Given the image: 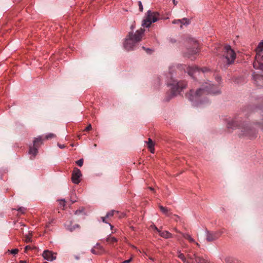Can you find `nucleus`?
<instances>
[{
  "mask_svg": "<svg viewBox=\"0 0 263 263\" xmlns=\"http://www.w3.org/2000/svg\"><path fill=\"white\" fill-rule=\"evenodd\" d=\"M247 115L243 112L234 118L228 121L227 127L229 129H239L238 136L240 138L252 139L256 137L257 132L255 128H252L249 122L245 119Z\"/></svg>",
  "mask_w": 263,
  "mask_h": 263,
  "instance_id": "obj_1",
  "label": "nucleus"
},
{
  "mask_svg": "<svg viewBox=\"0 0 263 263\" xmlns=\"http://www.w3.org/2000/svg\"><path fill=\"white\" fill-rule=\"evenodd\" d=\"M220 90L218 86H214L210 82H205L201 87L196 91L191 89L186 93V98H187L195 106L207 102L208 100L204 96L208 94L218 95L220 93Z\"/></svg>",
  "mask_w": 263,
  "mask_h": 263,
  "instance_id": "obj_2",
  "label": "nucleus"
},
{
  "mask_svg": "<svg viewBox=\"0 0 263 263\" xmlns=\"http://www.w3.org/2000/svg\"><path fill=\"white\" fill-rule=\"evenodd\" d=\"M174 70L175 66L170 67V78L172 79V81L170 82V84L171 86V95L170 98L167 99V101H169L172 97L177 96L186 86V82L185 81H178L176 80L173 79V73Z\"/></svg>",
  "mask_w": 263,
  "mask_h": 263,
  "instance_id": "obj_3",
  "label": "nucleus"
},
{
  "mask_svg": "<svg viewBox=\"0 0 263 263\" xmlns=\"http://www.w3.org/2000/svg\"><path fill=\"white\" fill-rule=\"evenodd\" d=\"M144 31L145 29L141 28L134 34L129 33L124 44L125 49L127 51L133 50L136 44L141 40Z\"/></svg>",
  "mask_w": 263,
  "mask_h": 263,
  "instance_id": "obj_4",
  "label": "nucleus"
},
{
  "mask_svg": "<svg viewBox=\"0 0 263 263\" xmlns=\"http://www.w3.org/2000/svg\"><path fill=\"white\" fill-rule=\"evenodd\" d=\"M255 51L256 55L253 63V67L263 71V40L259 43Z\"/></svg>",
  "mask_w": 263,
  "mask_h": 263,
  "instance_id": "obj_5",
  "label": "nucleus"
},
{
  "mask_svg": "<svg viewBox=\"0 0 263 263\" xmlns=\"http://www.w3.org/2000/svg\"><path fill=\"white\" fill-rule=\"evenodd\" d=\"M159 18L160 14L158 12L148 10L145 14L142 26L144 27H149L152 23L156 22Z\"/></svg>",
  "mask_w": 263,
  "mask_h": 263,
  "instance_id": "obj_6",
  "label": "nucleus"
},
{
  "mask_svg": "<svg viewBox=\"0 0 263 263\" xmlns=\"http://www.w3.org/2000/svg\"><path fill=\"white\" fill-rule=\"evenodd\" d=\"M222 55L224 60V62L228 65L234 63L236 58V53L231 47L226 45L222 48Z\"/></svg>",
  "mask_w": 263,
  "mask_h": 263,
  "instance_id": "obj_7",
  "label": "nucleus"
},
{
  "mask_svg": "<svg viewBox=\"0 0 263 263\" xmlns=\"http://www.w3.org/2000/svg\"><path fill=\"white\" fill-rule=\"evenodd\" d=\"M42 144V139L41 137L36 138L33 141V145L30 146L29 153L34 157L37 154V149L40 145Z\"/></svg>",
  "mask_w": 263,
  "mask_h": 263,
  "instance_id": "obj_8",
  "label": "nucleus"
},
{
  "mask_svg": "<svg viewBox=\"0 0 263 263\" xmlns=\"http://www.w3.org/2000/svg\"><path fill=\"white\" fill-rule=\"evenodd\" d=\"M208 71V69L206 67L200 69L197 66H188L186 68V72L190 76L194 78L196 76L197 73H199L200 72L204 73Z\"/></svg>",
  "mask_w": 263,
  "mask_h": 263,
  "instance_id": "obj_9",
  "label": "nucleus"
},
{
  "mask_svg": "<svg viewBox=\"0 0 263 263\" xmlns=\"http://www.w3.org/2000/svg\"><path fill=\"white\" fill-rule=\"evenodd\" d=\"M222 233V231L211 232L206 231V239L208 242L213 241L217 239Z\"/></svg>",
  "mask_w": 263,
  "mask_h": 263,
  "instance_id": "obj_10",
  "label": "nucleus"
},
{
  "mask_svg": "<svg viewBox=\"0 0 263 263\" xmlns=\"http://www.w3.org/2000/svg\"><path fill=\"white\" fill-rule=\"evenodd\" d=\"M82 176V174L79 169L77 167L74 168L72 173L71 180L73 183L78 184L80 182V177Z\"/></svg>",
  "mask_w": 263,
  "mask_h": 263,
  "instance_id": "obj_11",
  "label": "nucleus"
},
{
  "mask_svg": "<svg viewBox=\"0 0 263 263\" xmlns=\"http://www.w3.org/2000/svg\"><path fill=\"white\" fill-rule=\"evenodd\" d=\"M44 258L48 261H52L56 258V256L51 251L48 250H45L43 253Z\"/></svg>",
  "mask_w": 263,
  "mask_h": 263,
  "instance_id": "obj_12",
  "label": "nucleus"
},
{
  "mask_svg": "<svg viewBox=\"0 0 263 263\" xmlns=\"http://www.w3.org/2000/svg\"><path fill=\"white\" fill-rule=\"evenodd\" d=\"M253 78L257 86H263V75L255 74V72H254Z\"/></svg>",
  "mask_w": 263,
  "mask_h": 263,
  "instance_id": "obj_13",
  "label": "nucleus"
},
{
  "mask_svg": "<svg viewBox=\"0 0 263 263\" xmlns=\"http://www.w3.org/2000/svg\"><path fill=\"white\" fill-rule=\"evenodd\" d=\"M192 41L194 44V47L192 50H190V49L189 50V54H185V56L188 58L190 57V55L196 54L198 52V43H197V41L196 40H195L194 39H192Z\"/></svg>",
  "mask_w": 263,
  "mask_h": 263,
  "instance_id": "obj_14",
  "label": "nucleus"
},
{
  "mask_svg": "<svg viewBox=\"0 0 263 263\" xmlns=\"http://www.w3.org/2000/svg\"><path fill=\"white\" fill-rule=\"evenodd\" d=\"M155 229L157 230V231L159 232V235L165 238H169L172 237V234L170 233L168 231H159L156 227H155Z\"/></svg>",
  "mask_w": 263,
  "mask_h": 263,
  "instance_id": "obj_15",
  "label": "nucleus"
},
{
  "mask_svg": "<svg viewBox=\"0 0 263 263\" xmlns=\"http://www.w3.org/2000/svg\"><path fill=\"white\" fill-rule=\"evenodd\" d=\"M194 258L196 263H208V261L200 256H197L196 254H194Z\"/></svg>",
  "mask_w": 263,
  "mask_h": 263,
  "instance_id": "obj_16",
  "label": "nucleus"
},
{
  "mask_svg": "<svg viewBox=\"0 0 263 263\" xmlns=\"http://www.w3.org/2000/svg\"><path fill=\"white\" fill-rule=\"evenodd\" d=\"M182 236L190 242H195V240L192 236L188 233H181Z\"/></svg>",
  "mask_w": 263,
  "mask_h": 263,
  "instance_id": "obj_17",
  "label": "nucleus"
},
{
  "mask_svg": "<svg viewBox=\"0 0 263 263\" xmlns=\"http://www.w3.org/2000/svg\"><path fill=\"white\" fill-rule=\"evenodd\" d=\"M178 257L184 263H190V261L187 259L184 255L180 251L178 252Z\"/></svg>",
  "mask_w": 263,
  "mask_h": 263,
  "instance_id": "obj_18",
  "label": "nucleus"
},
{
  "mask_svg": "<svg viewBox=\"0 0 263 263\" xmlns=\"http://www.w3.org/2000/svg\"><path fill=\"white\" fill-rule=\"evenodd\" d=\"M66 229L69 230L70 232H72L74 231L76 228H79L80 226L79 224H76L73 226H71V224H68L66 225Z\"/></svg>",
  "mask_w": 263,
  "mask_h": 263,
  "instance_id": "obj_19",
  "label": "nucleus"
},
{
  "mask_svg": "<svg viewBox=\"0 0 263 263\" xmlns=\"http://www.w3.org/2000/svg\"><path fill=\"white\" fill-rule=\"evenodd\" d=\"M148 147L152 153H154L155 149L154 147V144L151 138L148 139V141L147 142Z\"/></svg>",
  "mask_w": 263,
  "mask_h": 263,
  "instance_id": "obj_20",
  "label": "nucleus"
},
{
  "mask_svg": "<svg viewBox=\"0 0 263 263\" xmlns=\"http://www.w3.org/2000/svg\"><path fill=\"white\" fill-rule=\"evenodd\" d=\"M106 241L111 244H113L114 243L117 242L118 240L115 237H111V235H109L106 238Z\"/></svg>",
  "mask_w": 263,
  "mask_h": 263,
  "instance_id": "obj_21",
  "label": "nucleus"
},
{
  "mask_svg": "<svg viewBox=\"0 0 263 263\" xmlns=\"http://www.w3.org/2000/svg\"><path fill=\"white\" fill-rule=\"evenodd\" d=\"M159 208L160 210L163 212L164 214L168 216L169 215V210L168 208L166 207H164L162 205H159Z\"/></svg>",
  "mask_w": 263,
  "mask_h": 263,
  "instance_id": "obj_22",
  "label": "nucleus"
},
{
  "mask_svg": "<svg viewBox=\"0 0 263 263\" xmlns=\"http://www.w3.org/2000/svg\"><path fill=\"white\" fill-rule=\"evenodd\" d=\"M225 261L227 263H241L237 260L234 259L231 257H227L226 258Z\"/></svg>",
  "mask_w": 263,
  "mask_h": 263,
  "instance_id": "obj_23",
  "label": "nucleus"
},
{
  "mask_svg": "<svg viewBox=\"0 0 263 263\" xmlns=\"http://www.w3.org/2000/svg\"><path fill=\"white\" fill-rule=\"evenodd\" d=\"M118 213V211H116L115 210H111L107 213L106 216L108 219H109L110 217H112L115 213Z\"/></svg>",
  "mask_w": 263,
  "mask_h": 263,
  "instance_id": "obj_24",
  "label": "nucleus"
},
{
  "mask_svg": "<svg viewBox=\"0 0 263 263\" xmlns=\"http://www.w3.org/2000/svg\"><path fill=\"white\" fill-rule=\"evenodd\" d=\"M180 23L181 24L180 27L182 28L183 25H188L189 24V21L186 18H183L182 20H180Z\"/></svg>",
  "mask_w": 263,
  "mask_h": 263,
  "instance_id": "obj_25",
  "label": "nucleus"
},
{
  "mask_svg": "<svg viewBox=\"0 0 263 263\" xmlns=\"http://www.w3.org/2000/svg\"><path fill=\"white\" fill-rule=\"evenodd\" d=\"M70 201L71 202V203H73L77 201L76 199V194L73 192H71L70 194Z\"/></svg>",
  "mask_w": 263,
  "mask_h": 263,
  "instance_id": "obj_26",
  "label": "nucleus"
},
{
  "mask_svg": "<svg viewBox=\"0 0 263 263\" xmlns=\"http://www.w3.org/2000/svg\"><path fill=\"white\" fill-rule=\"evenodd\" d=\"M255 123L257 124L261 130H263V117L261 121H256Z\"/></svg>",
  "mask_w": 263,
  "mask_h": 263,
  "instance_id": "obj_27",
  "label": "nucleus"
},
{
  "mask_svg": "<svg viewBox=\"0 0 263 263\" xmlns=\"http://www.w3.org/2000/svg\"><path fill=\"white\" fill-rule=\"evenodd\" d=\"M55 137H56V136L55 134H52V133H50V134H47L45 138H46V139H49L54 138Z\"/></svg>",
  "mask_w": 263,
  "mask_h": 263,
  "instance_id": "obj_28",
  "label": "nucleus"
},
{
  "mask_svg": "<svg viewBox=\"0 0 263 263\" xmlns=\"http://www.w3.org/2000/svg\"><path fill=\"white\" fill-rule=\"evenodd\" d=\"M31 236L26 235L25 237V241L27 243L31 242Z\"/></svg>",
  "mask_w": 263,
  "mask_h": 263,
  "instance_id": "obj_29",
  "label": "nucleus"
},
{
  "mask_svg": "<svg viewBox=\"0 0 263 263\" xmlns=\"http://www.w3.org/2000/svg\"><path fill=\"white\" fill-rule=\"evenodd\" d=\"M97 246H98V249H97L98 251L100 252L101 254L104 252L103 248L102 246H101L99 244L97 243Z\"/></svg>",
  "mask_w": 263,
  "mask_h": 263,
  "instance_id": "obj_30",
  "label": "nucleus"
},
{
  "mask_svg": "<svg viewBox=\"0 0 263 263\" xmlns=\"http://www.w3.org/2000/svg\"><path fill=\"white\" fill-rule=\"evenodd\" d=\"M76 163L80 167H81L83 164V159H81L79 160L76 161Z\"/></svg>",
  "mask_w": 263,
  "mask_h": 263,
  "instance_id": "obj_31",
  "label": "nucleus"
},
{
  "mask_svg": "<svg viewBox=\"0 0 263 263\" xmlns=\"http://www.w3.org/2000/svg\"><path fill=\"white\" fill-rule=\"evenodd\" d=\"M101 219L103 222L106 223H109V219H108L106 216L105 217H102Z\"/></svg>",
  "mask_w": 263,
  "mask_h": 263,
  "instance_id": "obj_32",
  "label": "nucleus"
},
{
  "mask_svg": "<svg viewBox=\"0 0 263 263\" xmlns=\"http://www.w3.org/2000/svg\"><path fill=\"white\" fill-rule=\"evenodd\" d=\"M91 252L94 254H101V252L98 251H96V249L94 248H92L91 250Z\"/></svg>",
  "mask_w": 263,
  "mask_h": 263,
  "instance_id": "obj_33",
  "label": "nucleus"
},
{
  "mask_svg": "<svg viewBox=\"0 0 263 263\" xmlns=\"http://www.w3.org/2000/svg\"><path fill=\"white\" fill-rule=\"evenodd\" d=\"M138 6H139V10L141 12H142L143 11V6H142V3L140 1L138 2Z\"/></svg>",
  "mask_w": 263,
  "mask_h": 263,
  "instance_id": "obj_34",
  "label": "nucleus"
},
{
  "mask_svg": "<svg viewBox=\"0 0 263 263\" xmlns=\"http://www.w3.org/2000/svg\"><path fill=\"white\" fill-rule=\"evenodd\" d=\"M18 252V250L17 249H13L11 251V253L13 254H16Z\"/></svg>",
  "mask_w": 263,
  "mask_h": 263,
  "instance_id": "obj_35",
  "label": "nucleus"
},
{
  "mask_svg": "<svg viewBox=\"0 0 263 263\" xmlns=\"http://www.w3.org/2000/svg\"><path fill=\"white\" fill-rule=\"evenodd\" d=\"M92 129V127H91V125L90 124H89L87 127L86 128H85V131H87V132H88L89 130H90L91 129Z\"/></svg>",
  "mask_w": 263,
  "mask_h": 263,
  "instance_id": "obj_36",
  "label": "nucleus"
},
{
  "mask_svg": "<svg viewBox=\"0 0 263 263\" xmlns=\"http://www.w3.org/2000/svg\"><path fill=\"white\" fill-rule=\"evenodd\" d=\"M65 199H62L60 201V204L61 205V206H62L64 207L65 206Z\"/></svg>",
  "mask_w": 263,
  "mask_h": 263,
  "instance_id": "obj_37",
  "label": "nucleus"
},
{
  "mask_svg": "<svg viewBox=\"0 0 263 263\" xmlns=\"http://www.w3.org/2000/svg\"><path fill=\"white\" fill-rule=\"evenodd\" d=\"M18 211L22 213H24L25 211V209L24 208L21 207L18 209Z\"/></svg>",
  "mask_w": 263,
  "mask_h": 263,
  "instance_id": "obj_38",
  "label": "nucleus"
},
{
  "mask_svg": "<svg viewBox=\"0 0 263 263\" xmlns=\"http://www.w3.org/2000/svg\"><path fill=\"white\" fill-rule=\"evenodd\" d=\"M174 24L180 23V20H175L172 22Z\"/></svg>",
  "mask_w": 263,
  "mask_h": 263,
  "instance_id": "obj_39",
  "label": "nucleus"
},
{
  "mask_svg": "<svg viewBox=\"0 0 263 263\" xmlns=\"http://www.w3.org/2000/svg\"><path fill=\"white\" fill-rule=\"evenodd\" d=\"M31 247L30 246H27L25 248V252H26L28 250L31 249Z\"/></svg>",
  "mask_w": 263,
  "mask_h": 263,
  "instance_id": "obj_40",
  "label": "nucleus"
},
{
  "mask_svg": "<svg viewBox=\"0 0 263 263\" xmlns=\"http://www.w3.org/2000/svg\"><path fill=\"white\" fill-rule=\"evenodd\" d=\"M132 260V258L124 261L122 263H129Z\"/></svg>",
  "mask_w": 263,
  "mask_h": 263,
  "instance_id": "obj_41",
  "label": "nucleus"
},
{
  "mask_svg": "<svg viewBox=\"0 0 263 263\" xmlns=\"http://www.w3.org/2000/svg\"><path fill=\"white\" fill-rule=\"evenodd\" d=\"M187 257L188 259H189L190 260H192L193 259V257L190 254H188L187 255Z\"/></svg>",
  "mask_w": 263,
  "mask_h": 263,
  "instance_id": "obj_42",
  "label": "nucleus"
},
{
  "mask_svg": "<svg viewBox=\"0 0 263 263\" xmlns=\"http://www.w3.org/2000/svg\"><path fill=\"white\" fill-rule=\"evenodd\" d=\"M58 146L61 148H63L64 147H65V146L64 145H62V144H58Z\"/></svg>",
  "mask_w": 263,
  "mask_h": 263,
  "instance_id": "obj_43",
  "label": "nucleus"
},
{
  "mask_svg": "<svg viewBox=\"0 0 263 263\" xmlns=\"http://www.w3.org/2000/svg\"><path fill=\"white\" fill-rule=\"evenodd\" d=\"M172 1L175 6H176L178 3V2L176 0H172Z\"/></svg>",
  "mask_w": 263,
  "mask_h": 263,
  "instance_id": "obj_44",
  "label": "nucleus"
},
{
  "mask_svg": "<svg viewBox=\"0 0 263 263\" xmlns=\"http://www.w3.org/2000/svg\"><path fill=\"white\" fill-rule=\"evenodd\" d=\"M148 189L151 190L152 191H153L154 193H155V190L154 188L152 187H149Z\"/></svg>",
  "mask_w": 263,
  "mask_h": 263,
  "instance_id": "obj_45",
  "label": "nucleus"
},
{
  "mask_svg": "<svg viewBox=\"0 0 263 263\" xmlns=\"http://www.w3.org/2000/svg\"><path fill=\"white\" fill-rule=\"evenodd\" d=\"M194 243L196 245V246H197L198 247H200V245H199L198 242H196V241H195V242H194Z\"/></svg>",
  "mask_w": 263,
  "mask_h": 263,
  "instance_id": "obj_46",
  "label": "nucleus"
},
{
  "mask_svg": "<svg viewBox=\"0 0 263 263\" xmlns=\"http://www.w3.org/2000/svg\"><path fill=\"white\" fill-rule=\"evenodd\" d=\"M20 263H26V261L25 260H21L20 261Z\"/></svg>",
  "mask_w": 263,
  "mask_h": 263,
  "instance_id": "obj_47",
  "label": "nucleus"
},
{
  "mask_svg": "<svg viewBox=\"0 0 263 263\" xmlns=\"http://www.w3.org/2000/svg\"><path fill=\"white\" fill-rule=\"evenodd\" d=\"M175 231L177 232V233H180L181 234L182 233H181L180 232L178 231L177 229H175Z\"/></svg>",
  "mask_w": 263,
  "mask_h": 263,
  "instance_id": "obj_48",
  "label": "nucleus"
},
{
  "mask_svg": "<svg viewBox=\"0 0 263 263\" xmlns=\"http://www.w3.org/2000/svg\"><path fill=\"white\" fill-rule=\"evenodd\" d=\"M93 248H94L95 249H98V246H97V245H96L95 246H94V247H93Z\"/></svg>",
  "mask_w": 263,
  "mask_h": 263,
  "instance_id": "obj_49",
  "label": "nucleus"
},
{
  "mask_svg": "<svg viewBox=\"0 0 263 263\" xmlns=\"http://www.w3.org/2000/svg\"><path fill=\"white\" fill-rule=\"evenodd\" d=\"M109 225H110V226L111 229V230H112V229H113L114 227H113L111 224H110V223H109Z\"/></svg>",
  "mask_w": 263,
  "mask_h": 263,
  "instance_id": "obj_50",
  "label": "nucleus"
},
{
  "mask_svg": "<svg viewBox=\"0 0 263 263\" xmlns=\"http://www.w3.org/2000/svg\"><path fill=\"white\" fill-rule=\"evenodd\" d=\"M220 78L219 77H218V78H217V81H218V80H220Z\"/></svg>",
  "mask_w": 263,
  "mask_h": 263,
  "instance_id": "obj_51",
  "label": "nucleus"
},
{
  "mask_svg": "<svg viewBox=\"0 0 263 263\" xmlns=\"http://www.w3.org/2000/svg\"><path fill=\"white\" fill-rule=\"evenodd\" d=\"M255 114H258V112L257 111H256V112H255Z\"/></svg>",
  "mask_w": 263,
  "mask_h": 263,
  "instance_id": "obj_52",
  "label": "nucleus"
},
{
  "mask_svg": "<svg viewBox=\"0 0 263 263\" xmlns=\"http://www.w3.org/2000/svg\"><path fill=\"white\" fill-rule=\"evenodd\" d=\"M94 146H95V147L97 146L96 144H94Z\"/></svg>",
  "mask_w": 263,
  "mask_h": 263,
  "instance_id": "obj_53",
  "label": "nucleus"
}]
</instances>
